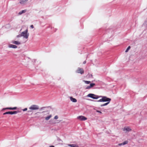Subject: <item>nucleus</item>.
Listing matches in <instances>:
<instances>
[{
	"mask_svg": "<svg viewBox=\"0 0 147 147\" xmlns=\"http://www.w3.org/2000/svg\"><path fill=\"white\" fill-rule=\"evenodd\" d=\"M87 96L94 99H97L99 98L102 97L103 102L108 101L110 102L111 100V98H108L106 96H98L92 94H89Z\"/></svg>",
	"mask_w": 147,
	"mask_h": 147,
	"instance_id": "nucleus-1",
	"label": "nucleus"
},
{
	"mask_svg": "<svg viewBox=\"0 0 147 147\" xmlns=\"http://www.w3.org/2000/svg\"><path fill=\"white\" fill-rule=\"evenodd\" d=\"M28 30L27 29L24 31L22 32L21 33L22 36H23L24 38H25L26 39H27L29 36V34L28 33Z\"/></svg>",
	"mask_w": 147,
	"mask_h": 147,
	"instance_id": "nucleus-2",
	"label": "nucleus"
},
{
	"mask_svg": "<svg viewBox=\"0 0 147 147\" xmlns=\"http://www.w3.org/2000/svg\"><path fill=\"white\" fill-rule=\"evenodd\" d=\"M39 109L38 106L35 105H32L29 107V109L32 110H38Z\"/></svg>",
	"mask_w": 147,
	"mask_h": 147,
	"instance_id": "nucleus-3",
	"label": "nucleus"
},
{
	"mask_svg": "<svg viewBox=\"0 0 147 147\" xmlns=\"http://www.w3.org/2000/svg\"><path fill=\"white\" fill-rule=\"evenodd\" d=\"M18 112L16 111H8L6 112L3 113V115H5L6 114H10V115H13V114H16Z\"/></svg>",
	"mask_w": 147,
	"mask_h": 147,
	"instance_id": "nucleus-4",
	"label": "nucleus"
},
{
	"mask_svg": "<svg viewBox=\"0 0 147 147\" xmlns=\"http://www.w3.org/2000/svg\"><path fill=\"white\" fill-rule=\"evenodd\" d=\"M76 72L78 73H80L81 74H82L84 73V71L82 68L78 67L77 70Z\"/></svg>",
	"mask_w": 147,
	"mask_h": 147,
	"instance_id": "nucleus-5",
	"label": "nucleus"
},
{
	"mask_svg": "<svg viewBox=\"0 0 147 147\" xmlns=\"http://www.w3.org/2000/svg\"><path fill=\"white\" fill-rule=\"evenodd\" d=\"M123 129L124 131H126V132L130 131H131V129L129 127H125L123 128Z\"/></svg>",
	"mask_w": 147,
	"mask_h": 147,
	"instance_id": "nucleus-6",
	"label": "nucleus"
},
{
	"mask_svg": "<svg viewBox=\"0 0 147 147\" xmlns=\"http://www.w3.org/2000/svg\"><path fill=\"white\" fill-rule=\"evenodd\" d=\"M78 119L81 121H85L87 119V118L83 116H80L77 117Z\"/></svg>",
	"mask_w": 147,
	"mask_h": 147,
	"instance_id": "nucleus-7",
	"label": "nucleus"
},
{
	"mask_svg": "<svg viewBox=\"0 0 147 147\" xmlns=\"http://www.w3.org/2000/svg\"><path fill=\"white\" fill-rule=\"evenodd\" d=\"M17 109V107H14L13 108L7 107V108H3L2 110H5V109H9V110H16Z\"/></svg>",
	"mask_w": 147,
	"mask_h": 147,
	"instance_id": "nucleus-8",
	"label": "nucleus"
},
{
	"mask_svg": "<svg viewBox=\"0 0 147 147\" xmlns=\"http://www.w3.org/2000/svg\"><path fill=\"white\" fill-rule=\"evenodd\" d=\"M12 43L13 44H15L16 45H19L21 43L20 42L18 41L12 40Z\"/></svg>",
	"mask_w": 147,
	"mask_h": 147,
	"instance_id": "nucleus-9",
	"label": "nucleus"
},
{
	"mask_svg": "<svg viewBox=\"0 0 147 147\" xmlns=\"http://www.w3.org/2000/svg\"><path fill=\"white\" fill-rule=\"evenodd\" d=\"M9 48H13L16 49L17 48V47L15 45H12V44H10L9 45Z\"/></svg>",
	"mask_w": 147,
	"mask_h": 147,
	"instance_id": "nucleus-10",
	"label": "nucleus"
},
{
	"mask_svg": "<svg viewBox=\"0 0 147 147\" xmlns=\"http://www.w3.org/2000/svg\"><path fill=\"white\" fill-rule=\"evenodd\" d=\"M70 100L73 102H76L77 101L76 99L72 97H70Z\"/></svg>",
	"mask_w": 147,
	"mask_h": 147,
	"instance_id": "nucleus-11",
	"label": "nucleus"
},
{
	"mask_svg": "<svg viewBox=\"0 0 147 147\" xmlns=\"http://www.w3.org/2000/svg\"><path fill=\"white\" fill-rule=\"evenodd\" d=\"M68 146L71 147H79L78 145L74 144H69Z\"/></svg>",
	"mask_w": 147,
	"mask_h": 147,
	"instance_id": "nucleus-12",
	"label": "nucleus"
},
{
	"mask_svg": "<svg viewBox=\"0 0 147 147\" xmlns=\"http://www.w3.org/2000/svg\"><path fill=\"white\" fill-rule=\"evenodd\" d=\"M28 0H20V3L21 4H24Z\"/></svg>",
	"mask_w": 147,
	"mask_h": 147,
	"instance_id": "nucleus-13",
	"label": "nucleus"
},
{
	"mask_svg": "<svg viewBox=\"0 0 147 147\" xmlns=\"http://www.w3.org/2000/svg\"><path fill=\"white\" fill-rule=\"evenodd\" d=\"M52 117L51 115H49L46 117L45 118V119L46 120H48L50 119Z\"/></svg>",
	"mask_w": 147,
	"mask_h": 147,
	"instance_id": "nucleus-14",
	"label": "nucleus"
},
{
	"mask_svg": "<svg viewBox=\"0 0 147 147\" xmlns=\"http://www.w3.org/2000/svg\"><path fill=\"white\" fill-rule=\"evenodd\" d=\"M26 9L23 10L22 11H20L19 12V14L20 15L22 14L23 13H25V12H26Z\"/></svg>",
	"mask_w": 147,
	"mask_h": 147,
	"instance_id": "nucleus-15",
	"label": "nucleus"
},
{
	"mask_svg": "<svg viewBox=\"0 0 147 147\" xmlns=\"http://www.w3.org/2000/svg\"><path fill=\"white\" fill-rule=\"evenodd\" d=\"M109 102H107L105 103L104 104H102V105H101V107H102V106H106V105H107L108 104H109Z\"/></svg>",
	"mask_w": 147,
	"mask_h": 147,
	"instance_id": "nucleus-16",
	"label": "nucleus"
},
{
	"mask_svg": "<svg viewBox=\"0 0 147 147\" xmlns=\"http://www.w3.org/2000/svg\"><path fill=\"white\" fill-rule=\"evenodd\" d=\"M48 108V107H41L40 109V111H42V110H44L46 108Z\"/></svg>",
	"mask_w": 147,
	"mask_h": 147,
	"instance_id": "nucleus-17",
	"label": "nucleus"
},
{
	"mask_svg": "<svg viewBox=\"0 0 147 147\" xmlns=\"http://www.w3.org/2000/svg\"><path fill=\"white\" fill-rule=\"evenodd\" d=\"M84 82L86 84H89L90 82V81H87L84 80Z\"/></svg>",
	"mask_w": 147,
	"mask_h": 147,
	"instance_id": "nucleus-18",
	"label": "nucleus"
},
{
	"mask_svg": "<svg viewBox=\"0 0 147 147\" xmlns=\"http://www.w3.org/2000/svg\"><path fill=\"white\" fill-rule=\"evenodd\" d=\"M95 85V84L94 83H91L90 84V86L91 88L94 87Z\"/></svg>",
	"mask_w": 147,
	"mask_h": 147,
	"instance_id": "nucleus-19",
	"label": "nucleus"
},
{
	"mask_svg": "<svg viewBox=\"0 0 147 147\" xmlns=\"http://www.w3.org/2000/svg\"><path fill=\"white\" fill-rule=\"evenodd\" d=\"M130 46H129L127 48L126 51H125V52H127L128 50L130 49Z\"/></svg>",
	"mask_w": 147,
	"mask_h": 147,
	"instance_id": "nucleus-20",
	"label": "nucleus"
},
{
	"mask_svg": "<svg viewBox=\"0 0 147 147\" xmlns=\"http://www.w3.org/2000/svg\"><path fill=\"white\" fill-rule=\"evenodd\" d=\"M128 141H124V142H123V145H125L126 144H127L128 143Z\"/></svg>",
	"mask_w": 147,
	"mask_h": 147,
	"instance_id": "nucleus-21",
	"label": "nucleus"
},
{
	"mask_svg": "<svg viewBox=\"0 0 147 147\" xmlns=\"http://www.w3.org/2000/svg\"><path fill=\"white\" fill-rule=\"evenodd\" d=\"M91 88V87L90 86V85L89 86H87L86 88V89H89L90 88Z\"/></svg>",
	"mask_w": 147,
	"mask_h": 147,
	"instance_id": "nucleus-22",
	"label": "nucleus"
},
{
	"mask_svg": "<svg viewBox=\"0 0 147 147\" xmlns=\"http://www.w3.org/2000/svg\"><path fill=\"white\" fill-rule=\"evenodd\" d=\"M58 118V117L57 115L55 116L54 117V119H57Z\"/></svg>",
	"mask_w": 147,
	"mask_h": 147,
	"instance_id": "nucleus-23",
	"label": "nucleus"
},
{
	"mask_svg": "<svg viewBox=\"0 0 147 147\" xmlns=\"http://www.w3.org/2000/svg\"><path fill=\"white\" fill-rule=\"evenodd\" d=\"M22 36V35H21V34H20L19 35H18L17 36V37L18 38L20 37H21Z\"/></svg>",
	"mask_w": 147,
	"mask_h": 147,
	"instance_id": "nucleus-24",
	"label": "nucleus"
},
{
	"mask_svg": "<svg viewBox=\"0 0 147 147\" xmlns=\"http://www.w3.org/2000/svg\"><path fill=\"white\" fill-rule=\"evenodd\" d=\"M97 101H98V102H103L102 98L101 99H100L99 100H97Z\"/></svg>",
	"mask_w": 147,
	"mask_h": 147,
	"instance_id": "nucleus-25",
	"label": "nucleus"
},
{
	"mask_svg": "<svg viewBox=\"0 0 147 147\" xmlns=\"http://www.w3.org/2000/svg\"><path fill=\"white\" fill-rule=\"evenodd\" d=\"M27 110V108H25L23 109L22 110L24 111H26Z\"/></svg>",
	"mask_w": 147,
	"mask_h": 147,
	"instance_id": "nucleus-26",
	"label": "nucleus"
},
{
	"mask_svg": "<svg viewBox=\"0 0 147 147\" xmlns=\"http://www.w3.org/2000/svg\"><path fill=\"white\" fill-rule=\"evenodd\" d=\"M123 145V143H120L118 144V145L119 146H121Z\"/></svg>",
	"mask_w": 147,
	"mask_h": 147,
	"instance_id": "nucleus-27",
	"label": "nucleus"
},
{
	"mask_svg": "<svg viewBox=\"0 0 147 147\" xmlns=\"http://www.w3.org/2000/svg\"><path fill=\"white\" fill-rule=\"evenodd\" d=\"M30 27L31 28H33L34 27V26H33V25H31L30 26Z\"/></svg>",
	"mask_w": 147,
	"mask_h": 147,
	"instance_id": "nucleus-28",
	"label": "nucleus"
},
{
	"mask_svg": "<svg viewBox=\"0 0 147 147\" xmlns=\"http://www.w3.org/2000/svg\"><path fill=\"white\" fill-rule=\"evenodd\" d=\"M97 112L101 113H102V112L100 111H97Z\"/></svg>",
	"mask_w": 147,
	"mask_h": 147,
	"instance_id": "nucleus-29",
	"label": "nucleus"
},
{
	"mask_svg": "<svg viewBox=\"0 0 147 147\" xmlns=\"http://www.w3.org/2000/svg\"><path fill=\"white\" fill-rule=\"evenodd\" d=\"M86 63V61H84L83 62V63H84V64H85V63Z\"/></svg>",
	"mask_w": 147,
	"mask_h": 147,
	"instance_id": "nucleus-30",
	"label": "nucleus"
},
{
	"mask_svg": "<svg viewBox=\"0 0 147 147\" xmlns=\"http://www.w3.org/2000/svg\"><path fill=\"white\" fill-rule=\"evenodd\" d=\"M51 147H54V146H51Z\"/></svg>",
	"mask_w": 147,
	"mask_h": 147,
	"instance_id": "nucleus-31",
	"label": "nucleus"
},
{
	"mask_svg": "<svg viewBox=\"0 0 147 147\" xmlns=\"http://www.w3.org/2000/svg\"><path fill=\"white\" fill-rule=\"evenodd\" d=\"M45 112H46V111H43V112H42V113Z\"/></svg>",
	"mask_w": 147,
	"mask_h": 147,
	"instance_id": "nucleus-32",
	"label": "nucleus"
}]
</instances>
